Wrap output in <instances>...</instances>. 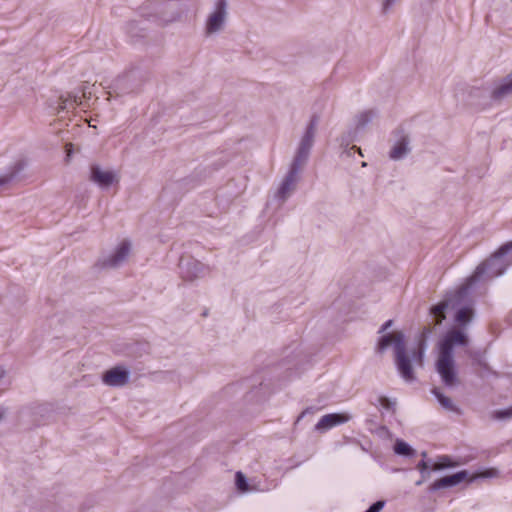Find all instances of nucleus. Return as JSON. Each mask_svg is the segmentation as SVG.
<instances>
[{"mask_svg":"<svg viewBox=\"0 0 512 512\" xmlns=\"http://www.w3.org/2000/svg\"><path fill=\"white\" fill-rule=\"evenodd\" d=\"M127 380L128 372L121 367L112 368L103 375V382L109 386H122Z\"/></svg>","mask_w":512,"mask_h":512,"instance_id":"nucleus-8","label":"nucleus"},{"mask_svg":"<svg viewBox=\"0 0 512 512\" xmlns=\"http://www.w3.org/2000/svg\"><path fill=\"white\" fill-rule=\"evenodd\" d=\"M130 250V245L128 242L123 241L119 247L117 248L114 255L110 257V259L107 261L106 265L110 267L117 266L120 262H122L125 257L128 255Z\"/></svg>","mask_w":512,"mask_h":512,"instance_id":"nucleus-12","label":"nucleus"},{"mask_svg":"<svg viewBox=\"0 0 512 512\" xmlns=\"http://www.w3.org/2000/svg\"><path fill=\"white\" fill-rule=\"evenodd\" d=\"M502 273H503V269H501V270H499V271H497V272H495V273H491V276H492V277H495V276H498V275H500V274H502Z\"/></svg>","mask_w":512,"mask_h":512,"instance_id":"nucleus-30","label":"nucleus"},{"mask_svg":"<svg viewBox=\"0 0 512 512\" xmlns=\"http://www.w3.org/2000/svg\"><path fill=\"white\" fill-rule=\"evenodd\" d=\"M236 485L240 491L245 492L248 490V485L245 476L241 472H237L236 474Z\"/></svg>","mask_w":512,"mask_h":512,"instance_id":"nucleus-23","label":"nucleus"},{"mask_svg":"<svg viewBox=\"0 0 512 512\" xmlns=\"http://www.w3.org/2000/svg\"><path fill=\"white\" fill-rule=\"evenodd\" d=\"M473 317V309L471 307H463L459 309L455 315V321L461 325H466Z\"/></svg>","mask_w":512,"mask_h":512,"instance_id":"nucleus-14","label":"nucleus"},{"mask_svg":"<svg viewBox=\"0 0 512 512\" xmlns=\"http://www.w3.org/2000/svg\"><path fill=\"white\" fill-rule=\"evenodd\" d=\"M3 414L0 412V419L2 418Z\"/></svg>","mask_w":512,"mask_h":512,"instance_id":"nucleus-32","label":"nucleus"},{"mask_svg":"<svg viewBox=\"0 0 512 512\" xmlns=\"http://www.w3.org/2000/svg\"><path fill=\"white\" fill-rule=\"evenodd\" d=\"M468 473L465 470L459 471L455 474L442 477L440 479H437L434 481L431 486L430 490L436 491L442 488L450 487L459 484L463 480L467 479Z\"/></svg>","mask_w":512,"mask_h":512,"instance_id":"nucleus-6","label":"nucleus"},{"mask_svg":"<svg viewBox=\"0 0 512 512\" xmlns=\"http://www.w3.org/2000/svg\"><path fill=\"white\" fill-rule=\"evenodd\" d=\"M226 2L219 0L216 4V10L208 19L207 32L213 33L220 29L225 17Z\"/></svg>","mask_w":512,"mask_h":512,"instance_id":"nucleus-7","label":"nucleus"},{"mask_svg":"<svg viewBox=\"0 0 512 512\" xmlns=\"http://www.w3.org/2000/svg\"><path fill=\"white\" fill-rule=\"evenodd\" d=\"M315 126H316V121L313 119V120H311V122L306 130V133L301 140L297 155L293 161V164L295 166L301 167L302 164L305 162V160L308 156L309 150L313 143Z\"/></svg>","mask_w":512,"mask_h":512,"instance_id":"nucleus-3","label":"nucleus"},{"mask_svg":"<svg viewBox=\"0 0 512 512\" xmlns=\"http://www.w3.org/2000/svg\"><path fill=\"white\" fill-rule=\"evenodd\" d=\"M8 177L4 176V177H0V186L4 185L5 183L8 182Z\"/></svg>","mask_w":512,"mask_h":512,"instance_id":"nucleus-28","label":"nucleus"},{"mask_svg":"<svg viewBox=\"0 0 512 512\" xmlns=\"http://www.w3.org/2000/svg\"><path fill=\"white\" fill-rule=\"evenodd\" d=\"M494 419H506L512 417V406L508 409L497 410L492 413Z\"/></svg>","mask_w":512,"mask_h":512,"instance_id":"nucleus-22","label":"nucleus"},{"mask_svg":"<svg viewBox=\"0 0 512 512\" xmlns=\"http://www.w3.org/2000/svg\"><path fill=\"white\" fill-rule=\"evenodd\" d=\"M510 92H512V74L507 77L506 81L502 85L494 90L493 97L498 99Z\"/></svg>","mask_w":512,"mask_h":512,"instance_id":"nucleus-16","label":"nucleus"},{"mask_svg":"<svg viewBox=\"0 0 512 512\" xmlns=\"http://www.w3.org/2000/svg\"><path fill=\"white\" fill-rule=\"evenodd\" d=\"M425 349V341L421 339L418 343L417 349L412 352V360L416 365H423V353Z\"/></svg>","mask_w":512,"mask_h":512,"instance_id":"nucleus-17","label":"nucleus"},{"mask_svg":"<svg viewBox=\"0 0 512 512\" xmlns=\"http://www.w3.org/2000/svg\"><path fill=\"white\" fill-rule=\"evenodd\" d=\"M60 99V109H66L68 107L75 108L81 104V100L77 96L67 95V97H61Z\"/></svg>","mask_w":512,"mask_h":512,"instance_id":"nucleus-18","label":"nucleus"},{"mask_svg":"<svg viewBox=\"0 0 512 512\" xmlns=\"http://www.w3.org/2000/svg\"><path fill=\"white\" fill-rule=\"evenodd\" d=\"M351 419L348 413H331L326 414L320 418L315 425V429L320 432H325L331 428L347 423Z\"/></svg>","mask_w":512,"mask_h":512,"instance_id":"nucleus-4","label":"nucleus"},{"mask_svg":"<svg viewBox=\"0 0 512 512\" xmlns=\"http://www.w3.org/2000/svg\"><path fill=\"white\" fill-rule=\"evenodd\" d=\"M462 461H454L449 456L443 455L438 457L437 461L433 464L432 469L434 471L442 470L445 468L457 467L462 465Z\"/></svg>","mask_w":512,"mask_h":512,"instance_id":"nucleus-13","label":"nucleus"},{"mask_svg":"<svg viewBox=\"0 0 512 512\" xmlns=\"http://www.w3.org/2000/svg\"><path fill=\"white\" fill-rule=\"evenodd\" d=\"M417 467L422 472L428 468V465L425 461H421Z\"/></svg>","mask_w":512,"mask_h":512,"instance_id":"nucleus-26","label":"nucleus"},{"mask_svg":"<svg viewBox=\"0 0 512 512\" xmlns=\"http://www.w3.org/2000/svg\"><path fill=\"white\" fill-rule=\"evenodd\" d=\"M466 343V335L455 328L449 330L440 343L436 369L442 381L447 386H453L457 382L453 360V347L455 345H465Z\"/></svg>","mask_w":512,"mask_h":512,"instance_id":"nucleus-1","label":"nucleus"},{"mask_svg":"<svg viewBox=\"0 0 512 512\" xmlns=\"http://www.w3.org/2000/svg\"><path fill=\"white\" fill-rule=\"evenodd\" d=\"M511 250L512 241L502 245L490 259H488L485 263L477 267L475 274L472 276V279L476 280L478 277H480V275H482L486 271L490 272L491 268L497 265V262L500 260V258Z\"/></svg>","mask_w":512,"mask_h":512,"instance_id":"nucleus-5","label":"nucleus"},{"mask_svg":"<svg viewBox=\"0 0 512 512\" xmlns=\"http://www.w3.org/2000/svg\"><path fill=\"white\" fill-rule=\"evenodd\" d=\"M459 296L460 295H454L453 297L445 299L431 308V314L435 318V325L442 323V321L446 318L445 311L450 306H453L454 299L458 298Z\"/></svg>","mask_w":512,"mask_h":512,"instance_id":"nucleus-10","label":"nucleus"},{"mask_svg":"<svg viewBox=\"0 0 512 512\" xmlns=\"http://www.w3.org/2000/svg\"><path fill=\"white\" fill-rule=\"evenodd\" d=\"M71 151H72V144H67L66 145V152H67V156L68 157L70 156Z\"/></svg>","mask_w":512,"mask_h":512,"instance_id":"nucleus-27","label":"nucleus"},{"mask_svg":"<svg viewBox=\"0 0 512 512\" xmlns=\"http://www.w3.org/2000/svg\"><path fill=\"white\" fill-rule=\"evenodd\" d=\"M394 451L396 454L410 456L413 454L412 448L402 440H397L394 445Z\"/></svg>","mask_w":512,"mask_h":512,"instance_id":"nucleus-19","label":"nucleus"},{"mask_svg":"<svg viewBox=\"0 0 512 512\" xmlns=\"http://www.w3.org/2000/svg\"><path fill=\"white\" fill-rule=\"evenodd\" d=\"M498 475H499V472L497 469L488 468L480 473H476V474L472 475L471 478L469 479V481L472 482L477 478H493V477H497Z\"/></svg>","mask_w":512,"mask_h":512,"instance_id":"nucleus-20","label":"nucleus"},{"mask_svg":"<svg viewBox=\"0 0 512 512\" xmlns=\"http://www.w3.org/2000/svg\"><path fill=\"white\" fill-rule=\"evenodd\" d=\"M392 325V320H388L386 321L383 326L381 327L380 329V333L384 332L385 330H387L390 326Z\"/></svg>","mask_w":512,"mask_h":512,"instance_id":"nucleus-25","label":"nucleus"},{"mask_svg":"<svg viewBox=\"0 0 512 512\" xmlns=\"http://www.w3.org/2000/svg\"><path fill=\"white\" fill-rule=\"evenodd\" d=\"M394 345L396 365L402 378L406 381L414 379V374L411 367V361L406 355L403 334L401 332H394L384 335L378 342V350L383 351L390 345Z\"/></svg>","mask_w":512,"mask_h":512,"instance_id":"nucleus-2","label":"nucleus"},{"mask_svg":"<svg viewBox=\"0 0 512 512\" xmlns=\"http://www.w3.org/2000/svg\"><path fill=\"white\" fill-rule=\"evenodd\" d=\"M181 269H183V266H182V265H181ZM182 276H183V278H184L185 280H189V281H191V280H193L194 278H196V276H197V275H196V274L189 275V274H187L186 272H184V270H182Z\"/></svg>","mask_w":512,"mask_h":512,"instance_id":"nucleus-24","label":"nucleus"},{"mask_svg":"<svg viewBox=\"0 0 512 512\" xmlns=\"http://www.w3.org/2000/svg\"><path fill=\"white\" fill-rule=\"evenodd\" d=\"M91 180L102 187H108L115 181L111 171H103L98 165L91 166Z\"/></svg>","mask_w":512,"mask_h":512,"instance_id":"nucleus-9","label":"nucleus"},{"mask_svg":"<svg viewBox=\"0 0 512 512\" xmlns=\"http://www.w3.org/2000/svg\"><path fill=\"white\" fill-rule=\"evenodd\" d=\"M433 393L434 395L436 396V398L438 399V401L440 402V404L446 408V409H452L453 408V405H452V401L450 398L444 396L443 394H441L438 389H434L433 390Z\"/></svg>","mask_w":512,"mask_h":512,"instance_id":"nucleus-21","label":"nucleus"},{"mask_svg":"<svg viewBox=\"0 0 512 512\" xmlns=\"http://www.w3.org/2000/svg\"><path fill=\"white\" fill-rule=\"evenodd\" d=\"M393 0H387L388 4L391 3Z\"/></svg>","mask_w":512,"mask_h":512,"instance_id":"nucleus-31","label":"nucleus"},{"mask_svg":"<svg viewBox=\"0 0 512 512\" xmlns=\"http://www.w3.org/2000/svg\"><path fill=\"white\" fill-rule=\"evenodd\" d=\"M407 140L406 138L401 139L391 150L390 157L394 160L400 159L402 156H404L407 151Z\"/></svg>","mask_w":512,"mask_h":512,"instance_id":"nucleus-15","label":"nucleus"},{"mask_svg":"<svg viewBox=\"0 0 512 512\" xmlns=\"http://www.w3.org/2000/svg\"><path fill=\"white\" fill-rule=\"evenodd\" d=\"M300 167L292 164L291 170L289 174L286 176L282 185L278 190V195L280 198L285 199L290 191L294 188V184L296 181V173Z\"/></svg>","mask_w":512,"mask_h":512,"instance_id":"nucleus-11","label":"nucleus"},{"mask_svg":"<svg viewBox=\"0 0 512 512\" xmlns=\"http://www.w3.org/2000/svg\"><path fill=\"white\" fill-rule=\"evenodd\" d=\"M189 266H191V268H192L193 270L197 271V270H198V266H199V264H198V263L193 262V263H189Z\"/></svg>","mask_w":512,"mask_h":512,"instance_id":"nucleus-29","label":"nucleus"}]
</instances>
